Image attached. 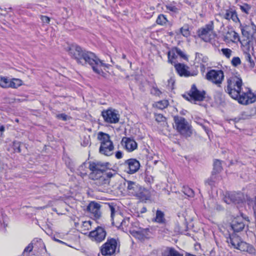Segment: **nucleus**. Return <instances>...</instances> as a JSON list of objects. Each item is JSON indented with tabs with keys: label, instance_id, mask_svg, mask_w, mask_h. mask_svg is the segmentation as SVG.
Segmentation results:
<instances>
[{
	"label": "nucleus",
	"instance_id": "56",
	"mask_svg": "<svg viewBox=\"0 0 256 256\" xmlns=\"http://www.w3.org/2000/svg\"><path fill=\"white\" fill-rule=\"evenodd\" d=\"M14 146L16 147V150H17L16 152H21L20 146L18 142L14 143Z\"/></svg>",
	"mask_w": 256,
	"mask_h": 256
},
{
	"label": "nucleus",
	"instance_id": "11",
	"mask_svg": "<svg viewBox=\"0 0 256 256\" xmlns=\"http://www.w3.org/2000/svg\"><path fill=\"white\" fill-rule=\"evenodd\" d=\"M118 242L116 239L112 238L108 239L101 248V252L102 255H112L114 254L116 249Z\"/></svg>",
	"mask_w": 256,
	"mask_h": 256
},
{
	"label": "nucleus",
	"instance_id": "49",
	"mask_svg": "<svg viewBox=\"0 0 256 256\" xmlns=\"http://www.w3.org/2000/svg\"><path fill=\"white\" fill-rule=\"evenodd\" d=\"M92 223V222L90 220L83 222L82 226L85 228L86 229L88 230L91 226Z\"/></svg>",
	"mask_w": 256,
	"mask_h": 256
},
{
	"label": "nucleus",
	"instance_id": "30",
	"mask_svg": "<svg viewBox=\"0 0 256 256\" xmlns=\"http://www.w3.org/2000/svg\"><path fill=\"white\" fill-rule=\"evenodd\" d=\"M154 221L160 224L165 223L166 219L164 218V214L162 211L158 210H156Z\"/></svg>",
	"mask_w": 256,
	"mask_h": 256
},
{
	"label": "nucleus",
	"instance_id": "59",
	"mask_svg": "<svg viewBox=\"0 0 256 256\" xmlns=\"http://www.w3.org/2000/svg\"><path fill=\"white\" fill-rule=\"evenodd\" d=\"M185 256H196L192 254H189V253H186Z\"/></svg>",
	"mask_w": 256,
	"mask_h": 256
},
{
	"label": "nucleus",
	"instance_id": "48",
	"mask_svg": "<svg viewBox=\"0 0 256 256\" xmlns=\"http://www.w3.org/2000/svg\"><path fill=\"white\" fill-rule=\"evenodd\" d=\"M108 207H109L110 210V217H111V219L112 220V224H114V222H113L114 216V214L116 212L115 207L112 204H109Z\"/></svg>",
	"mask_w": 256,
	"mask_h": 256
},
{
	"label": "nucleus",
	"instance_id": "24",
	"mask_svg": "<svg viewBox=\"0 0 256 256\" xmlns=\"http://www.w3.org/2000/svg\"><path fill=\"white\" fill-rule=\"evenodd\" d=\"M138 191L139 192L136 193V196L140 200H148L150 198V194L148 190L140 186V190Z\"/></svg>",
	"mask_w": 256,
	"mask_h": 256
},
{
	"label": "nucleus",
	"instance_id": "31",
	"mask_svg": "<svg viewBox=\"0 0 256 256\" xmlns=\"http://www.w3.org/2000/svg\"><path fill=\"white\" fill-rule=\"evenodd\" d=\"M22 82L21 80L18 78H12V80H10L9 88H16L22 86Z\"/></svg>",
	"mask_w": 256,
	"mask_h": 256
},
{
	"label": "nucleus",
	"instance_id": "64",
	"mask_svg": "<svg viewBox=\"0 0 256 256\" xmlns=\"http://www.w3.org/2000/svg\"><path fill=\"white\" fill-rule=\"evenodd\" d=\"M16 121L18 122V119H16Z\"/></svg>",
	"mask_w": 256,
	"mask_h": 256
},
{
	"label": "nucleus",
	"instance_id": "28",
	"mask_svg": "<svg viewBox=\"0 0 256 256\" xmlns=\"http://www.w3.org/2000/svg\"><path fill=\"white\" fill-rule=\"evenodd\" d=\"M94 178V180H96V184L98 186L108 185L110 182V180L106 178V176L103 175V174L95 176Z\"/></svg>",
	"mask_w": 256,
	"mask_h": 256
},
{
	"label": "nucleus",
	"instance_id": "1",
	"mask_svg": "<svg viewBox=\"0 0 256 256\" xmlns=\"http://www.w3.org/2000/svg\"><path fill=\"white\" fill-rule=\"evenodd\" d=\"M68 52L70 56L78 64L82 66L88 64L95 73L105 76L106 74L102 68H108L109 64L104 62L93 52L83 50L77 44L70 45L68 47Z\"/></svg>",
	"mask_w": 256,
	"mask_h": 256
},
{
	"label": "nucleus",
	"instance_id": "10",
	"mask_svg": "<svg viewBox=\"0 0 256 256\" xmlns=\"http://www.w3.org/2000/svg\"><path fill=\"white\" fill-rule=\"evenodd\" d=\"M102 116L104 121L108 124H116L120 120V114L118 112L111 108L102 110Z\"/></svg>",
	"mask_w": 256,
	"mask_h": 256
},
{
	"label": "nucleus",
	"instance_id": "62",
	"mask_svg": "<svg viewBox=\"0 0 256 256\" xmlns=\"http://www.w3.org/2000/svg\"><path fill=\"white\" fill-rule=\"evenodd\" d=\"M54 240L56 242H58L59 240H58V239H56V238H54Z\"/></svg>",
	"mask_w": 256,
	"mask_h": 256
},
{
	"label": "nucleus",
	"instance_id": "6",
	"mask_svg": "<svg viewBox=\"0 0 256 256\" xmlns=\"http://www.w3.org/2000/svg\"><path fill=\"white\" fill-rule=\"evenodd\" d=\"M174 120L176 130L182 135L186 138L191 136L192 132L190 126L184 118L174 116Z\"/></svg>",
	"mask_w": 256,
	"mask_h": 256
},
{
	"label": "nucleus",
	"instance_id": "5",
	"mask_svg": "<svg viewBox=\"0 0 256 256\" xmlns=\"http://www.w3.org/2000/svg\"><path fill=\"white\" fill-rule=\"evenodd\" d=\"M237 98H234L238 102L243 105L254 103L256 100V95L249 88L244 86L240 91Z\"/></svg>",
	"mask_w": 256,
	"mask_h": 256
},
{
	"label": "nucleus",
	"instance_id": "47",
	"mask_svg": "<svg viewBox=\"0 0 256 256\" xmlns=\"http://www.w3.org/2000/svg\"><path fill=\"white\" fill-rule=\"evenodd\" d=\"M232 64L234 66L240 65L241 63L240 59L239 57H234L231 61Z\"/></svg>",
	"mask_w": 256,
	"mask_h": 256
},
{
	"label": "nucleus",
	"instance_id": "37",
	"mask_svg": "<svg viewBox=\"0 0 256 256\" xmlns=\"http://www.w3.org/2000/svg\"><path fill=\"white\" fill-rule=\"evenodd\" d=\"M88 164L86 162L82 163L78 168V170L80 171L82 176H86L87 174V165Z\"/></svg>",
	"mask_w": 256,
	"mask_h": 256
},
{
	"label": "nucleus",
	"instance_id": "60",
	"mask_svg": "<svg viewBox=\"0 0 256 256\" xmlns=\"http://www.w3.org/2000/svg\"><path fill=\"white\" fill-rule=\"evenodd\" d=\"M126 56L125 54H123V55H122V58H126Z\"/></svg>",
	"mask_w": 256,
	"mask_h": 256
},
{
	"label": "nucleus",
	"instance_id": "42",
	"mask_svg": "<svg viewBox=\"0 0 256 256\" xmlns=\"http://www.w3.org/2000/svg\"><path fill=\"white\" fill-rule=\"evenodd\" d=\"M6 216L4 215L3 211L2 210L0 209V226H4V227L6 226V224H5L6 221Z\"/></svg>",
	"mask_w": 256,
	"mask_h": 256
},
{
	"label": "nucleus",
	"instance_id": "45",
	"mask_svg": "<svg viewBox=\"0 0 256 256\" xmlns=\"http://www.w3.org/2000/svg\"><path fill=\"white\" fill-rule=\"evenodd\" d=\"M155 120L158 122H164L166 120V118L162 114H154Z\"/></svg>",
	"mask_w": 256,
	"mask_h": 256
},
{
	"label": "nucleus",
	"instance_id": "63",
	"mask_svg": "<svg viewBox=\"0 0 256 256\" xmlns=\"http://www.w3.org/2000/svg\"><path fill=\"white\" fill-rule=\"evenodd\" d=\"M201 66H202V67H204V64H201Z\"/></svg>",
	"mask_w": 256,
	"mask_h": 256
},
{
	"label": "nucleus",
	"instance_id": "17",
	"mask_svg": "<svg viewBox=\"0 0 256 256\" xmlns=\"http://www.w3.org/2000/svg\"><path fill=\"white\" fill-rule=\"evenodd\" d=\"M124 166L126 168V172L132 174L136 172L140 168V164L136 159L130 158L125 161Z\"/></svg>",
	"mask_w": 256,
	"mask_h": 256
},
{
	"label": "nucleus",
	"instance_id": "61",
	"mask_svg": "<svg viewBox=\"0 0 256 256\" xmlns=\"http://www.w3.org/2000/svg\"><path fill=\"white\" fill-rule=\"evenodd\" d=\"M58 242H60V243H64L63 242H62V240H59Z\"/></svg>",
	"mask_w": 256,
	"mask_h": 256
},
{
	"label": "nucleus",
	"instance_id": "50",
	"mask_svg": "<svg viewBox=\"0 0 256 256\" xmlns=\"http://www.w3.org/2000/svg\"><path fill=\"white\" fill-rule=\"evenodd\" d=\"M129 221H130V218H126L124 219L122 222H121V224L122 226H129Z\"/></svg>",
	"mask_w": 256,
	"mask_h": 256
},
{
	"label": "nucleus",
	"instance_id": "12",
	"mask_svg": "<svg viewBox=\"0 0 256 256\" xmlns=\"http://www.w3.org/2000/svg\"><path fill=\"white\" fill-rule=\"evenodd\" d=\"M222 162L215 160L214 162V168L211 176L207 180L206 182L210 186H214L217 180L216 174L222 170Z\"/></svg>",
	"mask_w": 256,
	"mask_h": 256
},
{
	"label": "nucleus",
	"instance_id": "58",
	"mask_svg": "<svg viewBox=\"0 0 256 256\" xmlns=\"http://www.w3.org/2000/svg\"><path fill=\"white\" fill-rule=\"evenodd\" d=\"M146 211V208L145 207H143L141 210V213H144Z\"/></svg>",
	"mask_w": 256,
	"mask_h": 256
},
{
	"label": "nucleus",
	"instance_id": "39",
	"mask_svg": "<svg viewBox=\"0 0 256 256\" xmlns=\"http://www.w3.org/2000/svg\"><path fill=\"white\" fill-rule=\"evenodd\" d=\"M33 249V245L32 243H30L25 248L22 256H29L30 252L32 251Z\"/></svg>",
	"mask_w": 256,
	"mask_h": 256
},
{
	"label": "nucleus",
	"instance_id": "44",
	"mask_svg": "<svg viewBox=\"0 0 256 256\" xmlns=\"http://www.w3.org/2000/svg\"><path fill=\"white\" fill-rule=\"evenodd\" d=\"M180 32L185 37H188L190 36V30L187 26H184L180 28Z\"/></svg>",
	"mask_w": 256,
	"mask_h": 256
},
{
	"label": "nucleus",
	"instance_id": "27",
	"mask_svg": "<svg viewBox=\"0 0 256 256\" xmlns=\"http://www.w3.org/2000/svg\"><path fill=\"white\" fill-rule=\"evenodd\" d=\"M241 242L240 238L235 234L230 235L229 238L227 240V242L236 249L238 248Z\"/></svg>",
	"mask_w": 256,
	"mask_h": 256
},
{
	"label": "nucleus",
	"instance_id": "4",
	"mask_svg": "<svg viewBox=\"0 0 256 256\" xmlns=\"http://www.w3.org/2000/svg\"><path fill=\"white\" fill-rule=\"evenodd\" d=\"M98 138L100 140V153L106 156H112L113 154L114 146L112 142L110 139V135L100 132L98 134Z\"/></svg>",
	"mask_w": 256,
	"mask_h": 256
},
{
	"label": "nucleus",
	"instance_id": "38",
	"mask_svg": "<svg viewBox=\"0 0 256 256\" xmlns=\"http://www.w3.org/2000/svg\"><path fill=\"white\" fill-rule=\"evenodd\" d=\"M240 10L243 12L248 14H250V12L251 10L252 6L247 4H243L242 5L240 6Z\"/></svg>",
	"mask_w": 256,
	"mask_h": 256
},
{
	"label": "nucleus",
	"instance_id": "46",
	"mask_svg": "<svg viewBox=\"0 0 256 256\" xmlns=\"http://www.w3.org/2000/svg\"><path fill=\"white\" fill-rule=\"evenodd\" d=\"M150 93L156 96H160L162 94L161 91L156 86H154L152 88Z\"/></svg>",
	"mask_w": 256,
	"mask_h": 256
},
{
	"label": "nucleus",
	"instance_id": "40",
	"mask_svg": "<svg viewBox=\"0 0 256 256\" xmlns=\"http://www.w3.org/2000/svg\"><path fill=\"white\" fill-rule=\"evenodd\" d=\"M196 60L198 62H200V61L202 62L206 63L208 61V58L204 56L202 54L198 52L196 53Z\"/></svg>",
	"mask_w": 256,
	"mask_h": 256
},
{
	"label": "nucleus",
	"instance_id": "9",
	"mask_svg": "<svg viewBox=\"0 0 256 256\" xmlns=\"http://www.w3.org/2000/svg\"><path fill=\"white\" fill-rule=\"evenodd\" d=\"M206 94V93L204 90H199L196 84H193L188 95L184 94L182 96L188 100H192L196 101H202L205 98Z\"/></svg>",
	"mask_w": 256,
	"mask_h": 256
},
{
	"label": "nucleus",
	"instance_id": "7",
	"mask_svg": "<svg viewBox=\"0 0 256 256\" xmlns=\"http://www.w3.org/2000/svg\"><path fill=\"white\" fill-rule=\"evenodd\" d=\"M111 164L109 162H96L89 164L88 168L92 171L90 177L94 179V176L102 174L108 168H110Z\"/></svg>",
	"mask_w": 256,
	"mask_h": 256
},
{
	"label": "nucleus",
	"instance_id": "34",
	"mask_svg": "<svg viewBox=\"0 0 256 256\" xmlns=\"http://www.w3.org/2000/svg\"><path fill=\"white\" fill-rule=\"evenodd\" d=\"M10 80L6 77L0 76V86L4 88H9Z\"/></svg>",
	"mask_w": 256,
	"mask_h": 256
},
{
	"label": "nucleus",
	"instance_id": "14",
	"mask_svg": "<svg viewBox=\"0 0 256 256\" xmlns=\"http://www.w3.org/2000/svg\"><path fill=\"white\" fill-rule=\"evenodd\" d=\"M220 15L222 18L228 21L230 20L235 23L240 22L236 10L232 8H229L224 12H221Z\"/></svg>",
	"mask_w": 256,
	"mask_h": 256
},
{
	"label": "nucleus",
	"instance_id": "54",
	"mask_svg": "<svg viewBox=\"0 0 256 256\" xmlns=\"http://www.w3.org/2000/svg\"><path fill=\"white\" fill-rule=\"evenodd\" d=\"M123 154L121 151H117L116 152L115 156L118 159H120L122 158Z\"/></svg>",
	"mask_w": 256,
	"mask_h": 256
},
{
	"label": "nucleus",
	"instance_id": "36",
	"mask_svg": "<svg viewBox=\"0 0 256 256\" xmlns=\"http://www.w3.org/2000/svg\"><path fill=\"white\" fill-rule=\"evenodd\" d=\"M244 55L246 60L249 63L248 66L251 68H254L255 66V64L250 54L246 52Z\"/></svg>",
	"mask_w": 256,
	"mask_h": 256
},
{
	"label": "nucleus",
	"instance_id": "29",
	"mask_svg": "<svg viewBox=\"0 0 256 256\" xmlns=\"http://www.w3.org/2000/svg\"><path fill=\"white\" fill-rule=\"evenodd\" d=\"M163 256H183V254L179 252L174 248L168 247L164 250Z\"/></svg>",
	"mask_w": 256,
	"mask_h": 256
},
{
	"label": "nucleus",
	"instance_id": "51",
	"mask_svg": "<svg viewBox=\"0 0 256 256\" xmlns=\"http://www.w3.org/2000/svg\"><path fill=\"white\" fill-rule=\"evenodd\" d=\"M41 20L44 23L48 24L50 21V18L47 16H42Z\"/></svg>",
	"mask_w": 256,
	"mask_h": 256
},
{
	"label": "nucleus",
	"instance_id": "2",
	"mask_svg": "<svg viewBox=\"0 0 256 256\" xmlns=\"http://www.w3.org/2000/svg\"><path fill=\"white\" fill-rule=\"evenodd\" d=\"M242 78L237 76H232L226 80V84L224 89L232 98H237L240 91L243 88Z\"/></svg>",
	"mask_w": 256,
	"mask_h": 256
},
{
	"label": "nucleus",
	"instance_id": "22",
	"mask_svg": "<svg viewBox=\"0 0 256 256\" xmlns=\"http://www.w3.org/2000/svg\"><path fill=\"white\" fill-rule=\"evenodd\" d=\"M176 54L180 58L185 60H188V57L184 52L182 51L180 48H176L172 50V51H170L168 52V58L169 61H171L172 59L175 58V55Z\"/></svg>",
	"mask_w": 256,
	"mask_h": 256
},
{
	"label": "nucleus",
	"instance_id": "15",
	"mask_svg": "<svg viewBox=\"0 0 256 256\" xmlns=\"http://www.w3.org/2000/svg\"><path fill=\"white\" fill-rule=\"evenodd\" d=\"M245 198L243 194L241 192H232L229 194L228 196H226L224 202L228 204L231 202L235 204H240L244 202Z\"/></svg>",
	"mask_w": 256,
	"mask_h": 256
},
{
	"label": "nucleus",
	"instance_id": "53",
	"mask_svg": "<svg viewBox=\"0 0 256 256\" xmlns=\"http://www.w3.org/2000/svg\"><path fill=\"white\" fill-rule=\"evenodd\" d=\"M102 174H103V175H105L106 176V178H108V180H109L110 178L112 177L114 174H115V173H112L110 172H106V173L103 172Z\"/></svg>",
	"mask_w": 256,
	"mask_h": 256
},
{
	"label": "nucleus",
	"instance_id": "25",
	"mask_svg": "<svg viewBox=\"0 0 256 256\" xmlns=\"http://www.w3.org/2000/svg\"><path fill=\"white\" fill-rule=\"evenodd\" d=\"M237 250L242 252H246L251 254L255 252V249L252 246L242 241L240 242Z\"/></svg>",
	"mask_w": 256,
	"mask_h": 256
},
{
	"label": "nucleus",
	"instance_id": "8",
	"mask_svg": "<svg viewBox=\"0 0 256 256\" xmlns=\"http://www.w3.org/2000/svg\"><path fill=\"white\" fill-rule=\"evenodd\" d=\"M206 78L208 80L220 86L224 79V74L222 70H211L206 73Z\"/></svg>",
	"mask_w": 256,
	"mask_h": 256
},
{
	"label": "nucleus",
	"instance_id": "13",
	"mask_svg": "<svg viewBox=\"0 0 256 256\" xmlns=\"http://www.w3.org/2000/svg\"><path fill=\"white\" fill-rule=\"evenodd\" d=\"M105 230L100 226H98L94 230L89 233V237L92 241L100 242L104 240L106 236Z\"/></svg>",
	"mask_w": 256,
	"mask_h": 256
},
{
	"label": "nucleus",
	"instance_id": "21",
	"mask_svg": "<svg viewBox=\"0 0 256 256\" xmlns=\"http://www.w3.org/2000/svg\"><path fill=\"white\" fill-rule=\"evenodd\" d=\"M126 183L127 190L129 194L136 196V193L140 190V186L136 182L130 180L126 181Z\"/></svg>",
	"mask_w": 256,
	"mask_h": 256
},
{
	"label": "nucleus",
	"instance_id": "20",
	"mask_svg": "<svg viewBox=\"0 0 256 256\" xmlns=\"http://www.w3.org/2000/svg\"><path fill=\"white\" fill-rule=\"evenodd\" d=\"M121 144L129 152L134 151L138 148L137 143L134 139L130 138L124 137L122 138Z\"/></svg>",
	"mask_w": 256,
	"mask_h": 256
},
{
	"label": "nucleus",
	"instance_id": "52",
	"mask_svg": "<svg viewBox=\"0 0 256 256\" xmlns=\"http://www.w3.org/2000/svg\"><path fill=\"white\" fill-rule=\"evenodd\" d=\"M57 117L58 118L62 120H67L68 116H67V115H66L64 114H58L57 116Z\"/></svg>",
	"mask_w": 256,
	"mask_h": 256
},
{
	"label": "nucleus",
	"instance_id": "19",
	"mask_svg": "<svg viewBox=\"0 0 256 256\" xmlns=\"http://www.w3.org/2000/svg\"><path fill=\"white\" fill-rule=\"evenodd\" d=\"M244 220L242 217L234 218L230 224V227L234 232H238L242 231L245 228Z\"/></svg>",
	"mask_w": 256,
	"mask_h": 256
},
{
	"label": "nucleus",
	"instance_id": "3",
	"mask_svg": "<svg viewBox=\"0 0 256 256\" xmlns=\"http://www.w3.org/2000/svg\"><path fill=\"white\" fill-rule=\"evenodd\" d=\"M214 26L213 21H210L208 24L198 30L197 34L203 41L210 42L212 44L216 46V34L214 30Z\"/></svg>",
	"mask_w": 256,
	"mask_h": 256
},
{
	"label": "nucleus",
	"instance_id": "57",
	"mask_svg": "<svg viewBox=\"0 0 256 256\" xmlns=\"http://www.w3.org/2000/svg\"><path fill=\"white\" fill-rule=\"evenodd\" d=\"M5 128L4 126L0 124V132H1V134L4 131Z\"/></svg>",
	"mask_w": 256,
	"mask_h": 256
},
{
	"label": "nucleus",
	"instance_id": "16",
	"mask_svg": "<svg viewBox=\"0 0 256 256\" xmlns=\"http://www.w3.org/2000/svg\"><path fill=\"white\" fill-rule=\"evenodd\" d=\"M100 208V204L95 202H91L87 206L86 210L92 216L97 220L101 216Z\"/></svg>",
	"mask_w": 256,
	"mask_h": 256
},
{
	"label": "nucleus",
	"instance_id": "43",
	"mask_svg": "<svg viewBox=\"0 0 256 256\" xmlns=\"http://www.w3.org/2000/svg\"><path fill=\"white\" fill-rule=\"evenodd\" d=\"M221 51H222V54L226 58H229L230 57L232 54V50L228 48H222L221 50Z\"/></svg>",
	"mask_w": 256,
	"mask_h": 256
},
{
	"label": "nucleus",
	"instance_id": "32",
	"mask_svg": "<svg viewBox=\"0 0 256 256\" xmlns=\"http://www.w3.org/2000/svg\"><path fill=\"white\" fill-rule=\"evenodd\" d=\"M169 103L168 100H162L155 103V106L160 110H163L166 108Z\"/></svg>",
	"mask_w": 256,
	"mask_h": 256
},
{
	"label": "nucleus",
	"instance_id": "26",
	"mask_svg": "<svg viewBox=\"0 0 256 256\" xmlns=\"http://www.w3.org/2000/svg\"><path fill=\"white\" fill-rule=\"evenodd\" d=\"M224 40L226 42H234L236 40H239V36L235 31L229 30L226 34Z\"/></svg>",
	"mask_w": 256,
	"mask_h": 256
},
{
	"label": "nucleus",
	"instance_id": "18",
	"mask_svg": "<svg viewBox=\"0 0 256 256\" xmlns=\"http://www.w3.org/2000/svg\"><path fill=\"white\" fill-rule=\"evenodd\" d=\"M242 34L248 38L256 32V26L252 22L249 24L240 26Z\"/></svg>",
	"mask_w": 256,
	"mask_h": 256
},
{
	"label": "nucleus",
	"instance_id": "35",
	"mask_svg": "<svg viewBox=\"0 0 256 256\" xmlns=\"http://www.w3.org/2000/svg\"><path fill=\"white\" fill-rule=\"evenodd\" d=\"M248 204L252 208L254 214L256 216V196L254 199L247 198Z\"/></svg>",
	"mask_w": 256,
	"mask_h": 256
},
{
	"label": "nucleus",
	"instance_id": "23",
	"mask_svg": "<svg viewBox=\"0 0 256 256\" xmlns=\"http://www.w3.org/2000/svg\"><path fill=\"white\" fill-rule=\"evenodd\" d=\"M174 67L176 72L180 76H191L190 72L188 70V67L184 64H176Z\"/></svg>",
	"mask_w": 256,
	"mask_h": 256
},
{
	"label": "nucleus",
	"instance_id": "55",
	"mask_svg": "<svg viewBox=\"0 0 256 256\" xmlns=\"http://www.w3.org/2000/svg\"><path fill=\"white\" fill-rule=\"evenodd\" d=\"M166 8H167L168 10H170V11L173 12H176V10H177L176 8L174 6H167Z\"/></svg>",
	"mask_w": 256,
	"mask_h": 256
},
{
	"label": "nucleus",
	"instance_id": "41",
	"mask_svg": "<svg viewBox=\"0 0 256 256\" xmlns=\"http://www.w3.org/2000/svg\"><path fill=\"white\" fill-rule=\"evenodd\" d=\"M183 192L185 195L188 197L192 198L194 196V190L188 187H184Z\"/></svg>",
	"mask_w": 256,
	"mask_h": 256
},
{
	"label": "nucleus",
	"instance_id": "33",
	"mask_svg": "<svg viewBox=\"0 0 256 256\" xmlns=\"http://www.w3.org/2000/svg\"><path fill=\"white\" fill-rule=\"evenodd\" d=\"M168 22V20L166 16L162 14H160L156 20V24L161 26L165 25Z\"/></svg>",
	"mask_w": 256,
	"mask_h": 256
}]
</instances>
